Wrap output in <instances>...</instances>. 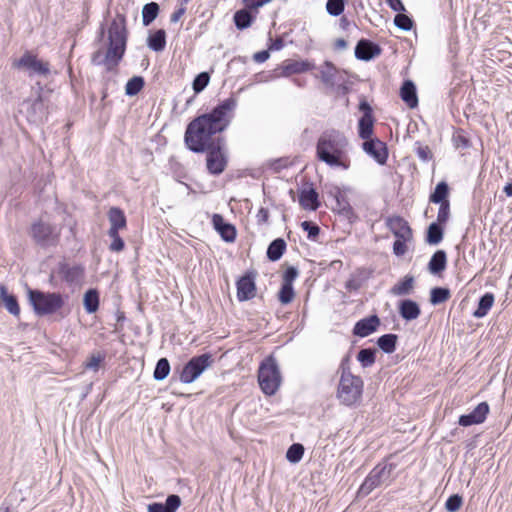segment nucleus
<instances>
[{"label": "nucleus", "mask_w": 512, "mask_h": 512, "mask_svg": "<svg viewBox=\"0 0 512 512\" xmlns=\"http://www.w3.org/2000/svg\"><path fill=\"white\" fill-rule=\"evenodd\" d=\"M446 253L442 250H438L434 253L428 264L429 271L432 274H438L443 271L446 267Z\"/></svg>", "instance_id": "obj_27"}, {"label": "nucleus", "mask_w": 512, "mask_h": 512, "mask_svg": "<svg viewBox=\"0 0 512 512\" xmlns=\"http://www.w3.org/2000/svg\"><path fill=\"white\" fill-rule=\"evenodd\" d=\"M181 505V499L178 495H169L165 504L153 503L148 506V512H176Z\"/></svg>", "instance_id": "obj_21"}, {"label": "nucleus", "mask_w": 512, "mask_h": 512, "mask_svg": "<svg viewBox=\"0 0 512 512\" xmlns=\"http://www.w3.org/2000/svg\"><path fill=\"white\" fill-rule=\"evenodd\" d=\"M335 46L338 49H345L347 47V42L344 39H338L335 42Z\"/></svg>", "instance_id": "obj_63"}, {"label": "nucleus", "mask_w": 512, "mask_h": 512, "mask_svg": "<svg viewBox=\"0 0 512 512\" xmlns=\"http://www.w3.org/2000/svg\"><path fill=\"white\" fill-rule=\"evenodd\" d=\"M170 372V364L166 358H161L156 364L154 378L158 381L164 380Z\"/></svg>", "instance_id": "obj_39"}, {"label": "nucleus", "mask_w": 512, "mask_h": 512, "mask_svg": "<svg viewBox=\"0 0 512 512\" xmlns=\"http://www.w3.org/2000/svg\"><path fill=\"white\" fill-rule=\"evenodd\" d=\"M389 474L390 470L387 469V466H376L366 477L359 489V493L363 496L370 494L389 477Z\"/></svg>", "instance_id": "obj_10"}, {"label": "nucleus", "mask_w": 512, "mask_h": 512, "mask_svg": "<svg viewBox=\"0 0 512 512\" xmlns=\"http://www.w3.org/2000/svg\"><path fill=\"white\" fill-rule=\"evenodd\" d=\"M112 242L109 246V249L113 252H120L124 249L125 244L123 239L119 236V233H115L114 235H108Z\"/></svg>", "instance_id": "obj_52"}, {"label": "nucleus", "mask_w": 512, "mask_h": 512, "mask_svg": "<svg viewBox=\"0 0 512 512\" xmlns=\"http://www.w3.org/2000/svg\"><path fill=\"white\" fill-rule=\"evenodd\" d=\"M212 362V357L209 354H202L191 358L181 371L180 381L185 384L194 382L208 367L211 366Z\"/></svg>", "instance_id": "obj_7"}, {"label": "nucleus", "mask_w": 512, "mask_h": 512, "mask_svg": "<svg viewBox=\"0 0 512 512\" xmlns=\"http://www.w3.org/2000/svg\"><path fill=\"white\" fill-rule=\"evenodd\" d=\"M286 249V243L283 239H275L268 247L267 256L272 261H277L281 258Z\"/></svg>", "instance_id": "obj_31"}, {"label": "nucleus", "mask_w": 512, "mask_h": 512, "mask_svg": "<svg viewBox=\"0 0 512 512\" xmlns=\"http://www.w3.org/2000/svg\"><path fill=\"white\" fill-rule=\"evenodd\" d=\"M256 294V286L253 278L246 275L237 282V298L239 301L252 299Z\"/></svg>", "instance_id": "obj_13"}, {"label": "nucleus", "mask_w": 512, "mask_h": 512, "mask_svg": "<svg viewBox=\"0 0 512 512\" xmlns=\"http://www.w3.org/2000/svg\"><path fill=\"white\" fill-rule=\"evenodd\" d=\"M271 0H243L246 8L257 10L258 8L264 6L269 3Z\"/></svg>", "instance_id": "obj_57"}, {"label": "nucleus", "mask_w": 512, "mask_h": 512, "mask_svg": "<svg viewBox=\"0 0 512 512\" xmlns=\"http://www.w3.org/2000/svg\"><path fill=\"white\" fill-rule=\"evenodd\" d=\"M298 277V270L295 267H288L283 275V283L293 285V281Z\"/></svg>", "instance_id": "obj_55"}, {"label": "nucleus", "mask_w": 512, "mask_h": 512, "mask_svg": "<svg viewBox=\"0 0 512 512\" xmlns=\"http://www.w3.org/2000/svg\"><path fill=\"white\" fill-rule=\"evenodd\" d=\"M103 361V356L100 354L92 355L84 364L86 369L98 370L100 363Z\"/></svg>", "instance_id": "obj_54"}, {"label": "nucleus", "mask_w": 512, "mask_h": 512, "mask_svg": "<svg viewBox=\"0 0 512 512\" xmlns=\"http://www.w3.org/2000/svg\"><path fill=\"white\" fill-rule=\"evenodd\" d=\"M13 66L18 69H24L29 76L39 75L47 77L50 73V65L48 62L38 59L37 56L26 52L20 59L13 62Z\"/></svg>", "instance_id": "obj_8"}, {"label": "nucleus", "mask_w": 512, "mask_h": 512, "mask_svg": "<svg viewBox=\"0 0 512 512\" xmlns=\"http://www.w3.org/2000/svg\"><path fill=\"white\" fill-rule=\"evenodd\" d=\"M504 192L508 197H512V183H508L504 186Z\"/></svg>", "instance_id": "obj_64"}, {"label": "nucleus", "mask_w": 512, "mask_h": 512, "mask_svg": "<svg viewBox=\"0 0 512 512\" xmlns=\"http://www.w3.org/2000/svg\"><path fill=\"white\" fill-rule=\"evenodd\" d=\"M62 272L64 279L71 284L80 283L84 276V270L80 266H67L63 268Z\"/></svg>", "instance_id": "obj_30"}, {"label": "nucleus", "mask_w": 512, "mask_h": 512, "mask_svg": "<svg viewBox=\"0 0 512 512\" xmlns=\"http://www.w3.org/2000/svg\"><path fill=\"white\" fill-rule=\"evenodd\" d=\"M159 12V5L155 2L144 5L142 9V21L144 26H148L155 20Z\"/></svg>", "instance_id": "obj_33"}, {"label": "nucleus", "mask_w": 512, "mask_h": 512, "mask_svg": "<svg viewBox=\"0 0 512 512\" xmlns=\"http://www.w3.org/2000/svg\"><path fill=\"white\" fill-rule=\"evenodd\" d=\"M349 142L346 136L337 130H328L321 134L316 146L319 160L331 167L348 169L350 159L348 156Z\"/></svg>", "instance_id": "obj_2"}, {"label": "nucleus", "mask_w": 512, "mask_h": 512, "mask_svg": "<svg viewBox=\"0 0 512 512\" xmlns=\"http://www.w3.org/2000/svg\"><path fill=\"white\" fill-rule=\"evenodd\" d=\"M408 240H403V239H397L395 242H394V245H393V251L396 255L398 256H401V255H404L407 251V246H406V242Z\"/></svg>", "instance_id": "obj_56"}, {"label": "nucleus", "mask_w": 512, "mask_h": 512, "mask_svg": "<svg viewBox=\"0 0 512 512\" xmlns=\"http://www.w3.org/2000/svg\"><path fill=\"white\" fill-rule=\"evenodd\" d=\"M443 238V230L437 223H432L428 227L427 242L430 244H438Z\"/></svg>", "instance_id": "obj_40"}, {"label": "nucleus", "mask_w": 512, "mask_h": 512, "mask_svg": "<svg viewBox=\"0 0 512 512\" xmlns=\"http://www.w3.org/2000/svg\"><path fill=\"white\" fill-rule=\"evenodd\" d=\"M237 106L235 98L230 97L215 107L211 113L204 114L189 123L185 132V143L193 152H204L217 143L215 135L229 125L232 113Z\"/></svg>", "instance_id": "obj_1"}, {"label": "nucleus", "mask_w": 512, "mask_h": 512, "mask_svg": "<svg viewBox=\"0 0 512 512\" xmlns=\"http://www.w3.org/2000/svg\"><path fill=\"white\" fill-rule=\"evenodd\" d=\"M143 85L144 81L141 77H133L127 82L125 92L129 96H134L140 92V90L143 88Z\"/></svg>", "instance_id": "obj_43"}, {"label": "nucleus", "mask_w": 512, "mask_h": 512, "mask_svg": "<svg viewBox=\"0 0 512 512\" xmlns=\"http://www.w3.org/2000/svg\"><path fill=\"white\" fill-rule=\"evenodd\" d=\"M281 374L273 357L266 358L258 371V382L266 395H273L281 385Z\"/></svg>", "instance_id": "obj_6"}, {"label": "nucleus", "mask_w": 512, "mask_h": 512, "mask_svg": "<svg viewBox=\"0 0 512 512\" xmlns=\"http://www.w3.org/2000/svg\"><path fill=\"white\" fill-rule=\"evenodd\" d=\"M210 76L207 72H202L196 76L193 81V89L196 93L201 92L209 84Z\"/></svg>", "instance_id": "obj_47"}, {"label": "nucleus", "mask_w": 512, "mask_h": 512, "mask_svg": "<svg viewBox=\"0 0 512 512\" xmlns=\"http://www.w3.org/2000/svg\"><path fill=\"white\" fill-rule=\"evenodd\" d=\"M380 325V320L376 315L361 319L353 329V333L359 337H366L376 331Z\"/></svg>", "instance_id": "obj_14"}, {"label": "nucleus", "mask_w": 512, "mask_h": 512, "mask_svg": "<svg viewBox=\"0 0 512 512\" xmlns=\"http://www.w3.org/2000/svg\"><path fill=\"white\" fill-rule=\"evenodd\" d=\"M213 226L221 237L227 242H233L236 238V230L234 226L226 223L220 214H214L212 217Z\"/></svg>", "instance_id": "obj_16"}, {"label": "nucleus", "mask_w": 512, "mask_h": 512, "mask_svg": "<svg viewBox=\"0 0 512 512\" xmlns=\"http://www.w3.org/2000/svg\"><path fill=\"white\" fill-rule=\"evenodd\" d=\"M269 57V54L267 51H261V52H258L254 55V59L257 61V62H264L268 59Z\"/></svg>", "instance_id": "obj_62"}, {"label": "nucleus", "mask_w": 512, "mask_h": 512, "mask_svg": "<svg viewBox=\"0 0 512 512\" xmlns=\"http://www.w3.org/2000/svg\"><path fill=\"white\" fill-rule=\"evenodd\" d=\"M417 155L423 161H428L431 159L432 154L428 146H420L417 148Z\"/></svg>", "instance_id": "obj_59"}, {"label": "nucleus", "mask_w": 512, "mask_h": 512, "mask_svg": "<svg viewBox=\"0 0 512 512\" xmlns=\"http://www.w3.org/2000/svg\"><path fill=\"white\" fill-rule=\"evenodd\" d=\"M379 54V47L367 40H360L355 48V56L360 60L368 61Z\"/></svg>", "instance_id": "obj_18"}, {"label": "nucleus", "mask_w": 512, "mask_h": 512, "mask_svg": "<svg viewBox=\"0 0 512 512\" xmlns=\"http://www.w3.org/2000/svg\"><path fill=\"white\" fill-rule=\"evenodd\" d=\"M223 139L217 137V143L211 148L206 149L207 154V168L213 174H220L226 166V158L222 149Z\"/></svg>", "instance_id": "obj_9"}, {"label": "nucleus", "mask_w": 512, "mask_h": 512, "mask_svg": "<svg viewBox=\"0 0 512 512\" xmlns=\"http://www.w3.org/2000/svg\"><path fill=\"white\" fill-rule=\"evenodd\" d=\"M295 293L293 285L283 283L279 291V301L282 304H289L294 299Z\"/></svg>", "instance_id": "obj_44"}, {"label": "nucleus", "mask_w": 512, "mask_h": 512, "mask_svg": "<svg viewBox=\"0 0 512 512\" xmlns=\"http://www.w3.org/2000/svg\"><path fill=\"white\" fill-rule=\"evenodd\" d=\"M83 305L87 313H95L99 308V294L95 289H90L84 294Z\"/></svg>", "instance_id": "obj_29"}, {"label": "nucleus", "mask_w": 512, "mask_h": 512, "mask_svg": "<svg viewBox=\"0 0 512 512\" xmlns=\"http://www.w3.org/2000/svg\"><path fill=\"white\" fill-rule=\"evenodd\" d=\"M186 6L182 3L172 14L170 17V21L172 23H177L180 18L185 14Z\"/></svg>", "instance_id": "obj_58"}, {"label": "nucleus", "mask_w": 512, "mask_h": 512, "mask_svg": "<svg viewBox=\"0 0 512 512\" xmlns=\"http://www.w3.org/2000/svg\"><path fill=\"white\" fill-rule=\"evenodd\" d=\"M488 413L489 405L486 402H481L471 413L460 416L458 423L464 427L481 424L486 420Z\"/></svg>", "instance_id": "obj_11"}, {"label": "nucleus", "mask_w": 512, "mask_h": 512, "mask_svg": "<svg viewBox=\"0 0 512 512\" xmlns=\"http://www.w3.org/2000/svg\"><path fill=\"white\" fill-rule=\"evenodd\" d=\"M27 108V118L30 122L38 123L43 120L45 107L43 101L38 98L33 102H27L24 104Z\"/></svg>", "instance_id": "obj_22"}, {"label": "nucleus", "mask_w": 512, "mask_h": 512, "mask_svg": "<svg viewBox=\"0 0 512 512\" xmlns=\"http://www.w3.org/2000/svg\"><path fill=\"white\" fill-rule=\"evenodd\" d=\"M450 216V205L449 202H443L440 204L438 215H437V221L439 223H445Z\"/></svg>", "instance_id": "obj_51"}, {"label": "nucleus", "mask_w": 512, "mask_h": 512, "mask_svg": "<svg viewBox=\"0 0 512 512\" xmlns=\"http://www.w3.org/2000/svg\"><path fill=\"white\" fill-rule=\"evenodd\" d=\"M357 359L363 367H369L375 362V351L371 349H362L359 351Z\"/></svg>", "instance_id": "obj_45"}, {"label": "nucleus", "mask_w": 512, "mask_h": 512, "mask_svg": "<svg viewBox=\"0 0 512 512\" xmlns=\"http://www.w3.org/2000/svg\"><path fill=\"white\" fill-rule=\"evenodd\" d=\"M109 48L103 60L108 70L113 69L122 58L126 46V28L123 17L113 20L109 27Z\"/></svg>", "instance_id": "obj_3"}, {"label": "nucleus", "mask_w": 512, "mask_h": 512, "mask_svg": "<svg viewBox=\"0 0 512 512\" xmlns=\"http://www.w3.org/2000/svg\"><path fill=\"white\" fill-rule=\"evenodd\" d=\"M400 95L402 100L410 107L414 108L418 104L416 87L412 81H405L401 87Z\"/></svg>", "instance_id": "obj_24"}, {"label": "nucleus", "mask_w": 512, "mask_h": 512, "mask_svg": "<svg viewBox=\"0 0 512 512\" xmlns=\"http://www.w3.org/2000/svg\"><path fill=\"white\" fill-rule=\"evenodd\" d=\"M363 150L379 164H384L387 160L388 154L386 145L378 139L366 140L363 143Z\"/></svg>", "instance_id": "obj_12"}, {"label": "nucleus", "mask_w": 512, "mask_h": 512, "mask_svg": "<svg viewBox=\"0 0 512 512\" xmlns=\"http://www.w3.org/2000/svg\"><path fill=\"white\" fill-rule=\"evenodd\" d=\"M386 1L388 2L389 6L394 11H404L405 10V7L402 4L401 0H386Z\"/></svg>", "instance_id": "obj_61"}, {"label": "nucleus", "mask_w": 512, "mask_h": 512, "mask_svg": "<svg viewBox=\"0 0 512 512\" xmlns=\"http://www.w3.org/2000/svg\"><path fill=\"white\" fill-rule=\"evenodd\" d=\"M53 232V227L43 222L35 223L31 229V234L37 242L48 241Z\"/></svg>", "instance_id": "obj_25"}, {"label": "nucleus", "mask_w": 512, "mask_h": 512, "mask_svg": "<svg viewBox=\"0 0 512 512\" xmlns=\"http://www.w3.org/2000/svg\"><path fill=\"white\" fill-rule=\"evenodd\" d=\"M448 192V185L445 182H440L437 184L434 192L430 195V201L440 204L443 202H449L447 200Z\"/></svg>", "instance_id": "obj_35"}, {"label": "nucleus", "mask_w": 512, "mask_h": 512, "mask_svg": "<svg viewBox=\"0 0 512 512\" xmlns=\"http://www.w3.org/2000/svg\"><path fill=\"white\" fill-rule=\"evenodd\" d=\"M494 304V295L492 293H486L483 295L478 303L477 309L474 311L473 316L475 318H483L487 315L488 311Z\"/></svg>", "instance_id": "obj_28"}, {"label": "nucleus", "mask_w": 512, "mask_h": 512, "mask_svg": "<svg viewBox=\"0 0 512 512\" xmlns=\"http://www.w3.org/2000/svg\"><path fill=\"white\" fill-rule=\"evenodd\" d=\"M108 220L110 228L108 235L119 233V230L126 228V217L124 212L118 207H111L108 211Z\"/></svg>", "instance_id": "obj_17"}, {"label": "nucleus", "mask_w": 512, "mask_h": 512, "mask_svg": "<svg viewBox=\"0 0 512 512\" xmlns=\"http://www.w3.org/2000/svg\"><path fill=\"white\" fill-rule=\"evenodd\" d=\"M395 25L405 31L412 28V20L405 14L399 13L394 18Z\"/></svg>", "instance_id": "obj_49"}, {"label": "nucleus", "mask_w": 512, "mask_h": 512, "mask_svg": "<svg viewBox=\"0 0 512 512\" xmlns=\"http://www.w3.org/2000/svg\"><path fill=\"white\" fill-rule=\"evenodd\" d=\"M373 133V117L370 111H366L359 120V136L368 140Z\"/></svg>", "instance_id": "obj_26"}, {"label": "nucleus", "mask_w": 512, "mask_h": 512, "mask_svg": "<svg viewBox=\"0 0 512 512\" xmlns=\"http://www.w3.org/2000/svg\"><path fill=\"white\" fill-rule=\"evenodd\" d=\"M364 383L360 376L352 374L348 369H342L336 397L345 406L358 403L363 394Z\"/></svg>", "instance_id": "obj_4"}, {"label": "nucleus", "mask_w": 512, "mask_h": 512, "mask_svg": "<svg viewBox=\"0 0 512 512\" xmlns=\"http://www.w3.org/2000/svg\"><path fill=\"white\" fill-rule=\"evenodd\" d=\"M462 497L455 494V495H452L450 496L446 503H445V508L447 509V511L449 512H456L460 509V507L462 506Z\"/></svg>", "instance_id": "obj_50"}, {"label": "nucleus", "mask_w": 512, "mask_h": 512, "mask_svg": "<svg viewBox=\"0 0 512 512\" xmlns=\"http://www.w3.org/2000/svg\"><path fill=\"white\" fill-rule=\"evenodd\" d=\"M253 17L246 9L237 11L234 14V22L238 29L242 30L251 26Z\"/></svg>", "instance_id": "obj_34"}, {"label": "nucleus", "mask_w": 512, "mask_h": 512, "mask_svg": "<svg viewBox=\"0 0 512 512\" xmlns=\"http://www.w3.org/2000/svg\"><path fill=\"white\" fill-rule=\"evenodd\" d=\"M299 204L303 209L315 211L319 207L318 193L312 187L302 189Z\"/></svg>", "instance_id": "obj_20"}, {"label": "nucleus", "mask_w": 512, "mask_h": 512, "mask_svg": "<svg viewBox=\"0 0 512 512\" xmlns=\"http://www.w3.org/2000/svg\"><path fill=\"white\" fill-rule=\"evenodd\" d=\"M450 297V291L446 288H433L430 292V302L437 305L447 301Z\"/></svg>", "instance_id": "obj_38"}, {"label": "nucleus", "mask_w": 512, "mask_h": 512, "mask_svg": "<svg viewBox=\"0 0 512 512\" xmlns=\"http://www.w3.org/2000/svg\"><path fill=\"white\" fill-rule=\"evenodd\" d=\"M311 69V65L307 62H292L284 66V74H298L303 73Z\"/></svg>", "instance_id": "obj_41"}, {"label": "nucleus", "mask_w": 512, "mask_h": 512, "mask_svg": "<svg viewBox=\"0 0 512 512\" xmlns=\"http://www.w3.org/2000/svg\"><path fill=\"white\" fill-rule=\"evenodd\" d=\"M166 45V33L164 30H157L154 34L148 38V46L152 50L159 52L165 48Z\"/></svg>", "instance_id": "obj_32"}, {"label": "nucleus", "mask_w": 512, "mask_h": 512, "mask_svg": "<svg viewBox=\"0 0 512 512\" xmlns=\"http://www.w3.org/2000/svg\"><path fill=\"white\" fill-rule=\"evenodd\" d=\"M335 73V67L329 62H326L324 66L321 67L320 70L321 79L325 83H331L335 77Z\"/></svg>", "instance_id": "obj_48"}, {"label": "nucleus", "mask_w": 512, "mask_h": 512, "mask_svg": "<svg viewBox=\"0 0 512 512\" xmlns=\"http://www.w3.org/2000/svg\"><path fill=\"white\" fill-rule=\"evenodd\" d=\"M1 296L5 308L13 315H18L20 312L19 305L14 296L7 294L4 287H1Z\"/></svg>", "instance_id": "obj_36"}, {"label": "nucleus", "mask_w": 512, "mask_h": 512, "mask_svg": "<svg viewBox=\"0 0 512 512\" xmlns=\"http://www.w3.org/2000/svg\"><path fill=\"white\" fill-rule=\"evenodd\" d=\"M269 219V211L265 208H260L257 213V221L258 223H267Z\"/></svg>", "instance_id": "obj_60"}, {"label": "nucleus", "mask_w": 512, "mask_h": 512, "mask_svg": "<svg viewBox=\"0 0 512 512\" xmlns=\"http://www.w3.org/2000/svg\"><path fill=\"white\" fill-rule=\"evenodd\" d=\"M303 230L307 231L308 238L314 240L319 234V227L311 222L304 221L301 223Z\"/></svg>", "instance_id": "obj_53"}, {"label": "nucleus", "mask_w": 512, "mask_h": 512, "mask_svg": "<svg viewBox=\"0 0 512 512\" xmlns=\"http://www.w3.org/2000/svg\"><path fill=\"white\" fill-rule=\"evenodd\" d=\"M397 336L395 334H385L379 337L377 344L386 353H392L396 347Z\"/></svg>", "instance_id": "obj_37"}, {"label": "nucleus", "mask_w": 512, "mask_h": 512, "mask_svg": "<svg viewBox=\"0 0 512 512\" xmlns=\"http://www.w3.org/2000/svg\"><path fill=\"white\" fill-rule=\"evenodd\" d=\"M398 309L400 316L406 321L415 320L421 314L419 305L411 299L402 300Z\"/></svg>", "instance_id": "obj_19"}, {"label": "nucleus", "mask_w": 512, "mask_h": 512, "mask_svg": "<svg viewBox=\"0 0 512 512\" xmlns=\"http://www.w3.org/2000/svg\"><path fill=\"white\" fill-rule=\"evenodd\" d=\"M388 227L398 239L410 240L412 237V231L408 223L401 217L390 218Z\"/></svg>", "instance_id": "obj_15"}, {"label": "nucleus", "mask_w": 512, "mask_h": 512, "mask_svg": "<svg viewBox=\"0 0 512 512\" xmlns=\"http://www.w3.org/2000/svg\"><path fill=\"white\" fill-rule=\"evenodd\" d=\"M29 302L37 315H48L57 312L64 305L58 293H45L39 290H28Z\"/></svg>", "instance_id": "obj_5"}, {"label": "nucleus", "mask_w": 512, "mask_h": 512, "mask_svg": "<svg viewBox=\"0 0 512 512\" xmlns=\"http://www.w3.org/2000/svg\"><path fill=\"white\" fill-rule=\"evenodd\" d=\"M303 454L304 447L301 444L296 443L289 447L286 453V458L291 463H297L302 459Z\"/></svg>", "instance_id": "obj_42"}, {"label": "nucleus", "mask_w": 512, "mask_h": 512, "mask_svg": "<svg viewBox=\"0 0 512 512\" xmlns=\"http://www.w3.org/2000/svg\"><path fill=\"white\" fill-rule=\"evenodd\" d=\"M414 285V277L407 275L391 288L390 293L394 296L410 295L414 290Z\"/></svg>", "instance_id": "obj_23"}, {"label": "nucleus", "mask_w": 512, "mask_h": 512, "mask_svg": "<svg viewBox=\"0 0 512 512\" xmlns=\"http://www.w3.org/2000/svg\"><path fill=\"white\" fill-rule=\"evenodd\" d=\"M345 8L344 0H328L326 10L331 16H339Z\"/></svg>", "instance_id": "obj_46"}]
</instances>
